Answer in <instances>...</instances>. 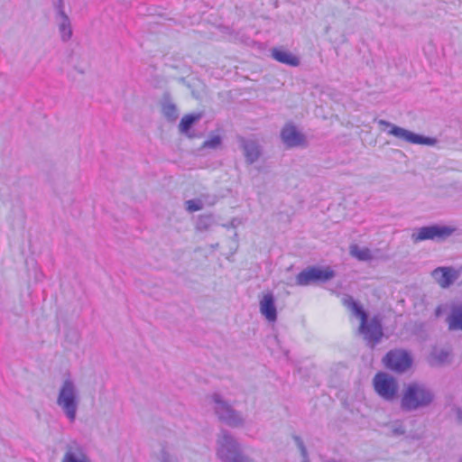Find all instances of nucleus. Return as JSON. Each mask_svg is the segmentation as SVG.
<instances>
[{
    "label": "nucleus",
    "mask_w": 462,
    "mask_h": 462,
    "mask_svg": "<svg viewBox=\"0 0 462 462\" xmlns=\"http://www.w3.org/2000/svg\"><path fill=\"white\" fill-rule=\"evenodd\" d=\"M434 397V393L425 383L411 382L402 392L400 406L403 411H415L430 406Z\"/></svg>",
    "instance_id": "obj_1"
},
{
    "label": "nucleus",
    "mask_w": 462,
    "mask_h": 462,
    "mask_svg": "<svg viewBox=\"0 0 462 462\" xmlns=\"http://www.w3.org/2000/svg\"><path fill=\"white\" fill-rule=\"evenodd\" d=\"M57 406L71 423L75 422L80 404V392L70 376L65 377L58 390Z\"/></svg>",
    "instance_id": "obj_2"
},
{
    "label": "nucleus",
    "mask_w": 462,
    "mask_h": 462,
    "mask_svg": "<svg viewBox=\"0 0 462 462\" xmlns=\"http://www.w3.org/2000/svg\"><path fill=\"white\" fill-rule=\"evenodd\" d=\"M217 455L222 462H236L245 457L241 444L227 431H221L217 439Z\"/></svg>",
    "instance_id": "obj_3"
},
{
    "label": "nucleus",
    "mask_w": 462,
    "mask_h": 462,
    "mask_svg": "<svg viewBox=\"0 0 462 462\" xmlns=\"http://www.w3.org/2000/svg\"><path fill=\"white\" fill-rule=\"evenodd\" d=\"M377 124L381 127L387 128L389 127L390 130L388 131V134L391 135L395 136L396 138L402 140L409 143L413 144H423V145H429L432 146L434 145L437 141L435 138L423 136L418 134H415L411 131H409L405 128L397 126L384 119H378L376 120Z\"/></svg>",
    "instance_id": "obj_4"
},
{
    "label": "nucleus",
    "mask_w": 462,
    "mask_h": 462,
    "mask_svg": "<svg viewBox=\"0 0 462 462\" xmlns=\"http://www.w3.org/2000/svg\"><path fill=\"white\" fill-rule=\"evenodd\" d=\"M373 386L374 392L386 402H393L398 396V382L386 373H377L373 379Z\"/></svg>",
    "instance_id": "obj_5"
},
{
    "label": "nucleus",
    "mask_w": 462,
    "mask_h": 462,
    "mask_svg": "<svg viewBox=\"0 0 462 462\" xmlns=\"http://www.w3.org/2000/svg\"><path fill=\"white\" fill-rule=\"evenodd\" d=\"M454 232L455 228L447 226H427L420 227L416 232L412 233L411 240L414 243L425 240H444L450 236Z\"/></svg>",
    "instance_id": "obj_6"
},
{
    "label": "nucleus",
    "mask_w": 462,
    "mask_h": 462,
    "mask_svg": "<svg viewBox=\"0 0 462 462\" xmlns=\"http://www.w3.org/2000/svg\"><path fill=\"white\" fill-rule=\"evenodd\" d=\"M215 402V411L220 420L225 421L231 427H242L245 424V418L243 415L232 409V407L223 401L219 396L213 397Z\"/></svg>",
    "instance_id": "obj_7"
},
{
    "label": "nucleus",
    "mask_w": 462,
    "mask_h": 462,
    "mask_svg": "<svg viewBox=\"0 0 462 462\" xmlns=\"http://www.w3.org/2000/svg\"><path fill=\"white\" fill-rule=\"evenodd\" d=\"M387 368L397 373L406 372L412 365V358L403 348H394L383 358Z\"/></svg>",
    "instance_id": "obj_8"
},
{
    "label": "nucleus",
    "mask_w": 462,
    "mask_h": 462,
    "mask_svg": "<svg viewBox=\"0 0 462 462\" xmlns=\"http://www.w3.org/2000/svg\"><path fill=\"white\" fill-rule=\"evenodd\" d=\"M334 277L335 272L329 267L326 269L310 267L301 271L296 276V283L299 286H308L310 283L317 282H325Z\"/></svg>",
    "instance_id": "obj_9"
},
{
    "label": "nucleus",
    "mask_w": 462,
    "mask_h": 462,
    "mask_svg": "<svg viewBox=\"0 0 462 462\" xmlns=\"http://www.w3.org/2000/svg\"><path fill=\"white\" fill-rule=\"evenodd\" d=\"M360 333L370 343L376 344L383 337V328L381 320L378 317H374L370 321H367V314L365 319H360Z\"/></svg>",
    "instance_id": "obj_10"
},
{
    "label": "nucleus",
    "mask_w": 462,
    "mask_h": 462,
    "mask_svg": "<svg viewBox=\"0 0 462 462\" xmlns=\"http://www.w3.org/2000/svg\"><path fill=\"white\" fill-rule=\"evenodd\" d=\"M430 275L442 289L449 288L457 280L456 268L452 266L437 267L431 272Z\"/></svg>",
    "instance_id": "obj_11"
},
{
    "label": "nucleus",
    "mask_w": 462,
    "mask_h": 462,
    "mask_svg": "<svg viewBox=\"0 0 462 462\" xmlns=\"http://www.w3.org/2000/svg\"><path fill=\"white\" fill-rule=\"evenodd\" d=\"M240 142L246 162L248 164L254 163L262 153L260 145L256 141L250 139L242 138Z\"/></svg>",
    "instance_id": "obj_12"
},
{
    "label": "nucleus",
    "mask_w": 462,
    "mask_h": 462,
    "mask_svg": "<svg viewBox=\"0 0 462 462\" xmlns=\"http://www.w3.org/2000/svg\"><path fill=\"white\" fill-rule=\"evenodd\" d=\"M260 311L268 321L273 322L277 319L274 296L272 292L265 293L260 300Z\"/></svg>",
    "instance_id": "obj_13"
},
{
    "label": "nucleus",
    "mask_w": 462,
    "mask_h": 462,
    "mask_svg": "<svg viewBox=\"0 0 462 462\" xmlns=\"http://www.w3.org/2000/svg\"><path fill=\"white\" fill-rule=\"evenodd\" d=\"M451 353L448 348H432L427 357L428 364L432 367H439L450 363Z\"/></svg>",
    "instance_id": "obj_14"
},
{
    "label": "nucleus",
    "mask_w": 462,
    "mask_h": 462,
    "mask_svg": "<svg viewBox=\"0 0 462 462\" xmlns=\"http://www.w3.org/2000/svg\"><path fill=\"white\" fill-rule=\"evenodd\" d=\"M282 142L290 147L300 145L303 141L302 135L291 125H285L281 133Z\"/></svg>",
    "instance_id": "obj_15"
},
{
    "label": "nucleus",
    "mask_w": 462,
    "mask_h": 462,
    "mask_svg": "<svg viewBox=\"0 0 462 462\" xmlns=\"http://www.w3.org/2000/svg\"><path fill=\"white\" fill-rule=\"evenodd\" d=\"M56 23L59 29L60 40L64 42H69L72 37L71 23L67 14L55 16Z\"/></svg>",
    "instance_id": "obj_16"
},
{
    "label": "nucleus",
    "mask_w": 462,
    "mask_h": 462,
    "mask_svg": "<svg viewBox=\"0 0 462 462\" xmlns=\"http://www.w3.org/2000/svg\"><path fill=\"white\" fill-rule=\"evenodd\" d=\"M272 57L275 60L286 65H290L292 67H297L300 65L299 58L287 51L273 49L272 51Z\"/></svg>",
    "instance_id": "obj_17"
},
{
    "label": "nucleus",
    "mask_w": 462,
    "mask_h": 462,
    "mask_svg": "<svg viewBox=\"0 0 462 462\" xmlns=\"http://www.w3.org/2000/svg\"><path fill=\"white\" fill-rule=\"evenodd\" d=\"M447 323L449 330H462V304L452 308Z\"/></svg>",
    "instance_id": "obj_18"
},
{
    "label": "nucleus",
    "mask_w": 462,
    "mask_h": 462,
    "mask_svg": "<svg viewBox=\"0 0 462 462\" xmlns=\"http://www.w3.org/2000/svg\"><path fill=\"white\" fill-rule=\"evenodd\" d=\"M61 462H90L84 451L79 448H69L64 454Z\"/></svg>",
    "instance_id": "obj_19"
},
{
    "label": "nucleus",
    "mask_w": 462,
    "mask_h": 462,
    "mask_svg": "<svg viewBox=\"0 0 462 462\" xmlns=\"http://www.w3.org/2000/svg\"><path fill=\"white\" fill-rule=\"evenodd\" d=\"M162 111L163 116L170 121H175L178 118V109L176 105L171 100L169 95L163 97L162 102Z\"/></svg>",
    "instance_id": "obj_20"
},
{
    "label": "nucleus",
    "mask_w": 462,
    "mask_h": 462,
    "mask_svg": "<svg viewBox=\"0 0 462 462\" xmlns=\"http://www.w3.org/2000/svg\"><path fill=\"white\" fill-rule=\"evenodd\" d=\"M342 302L344 306H346L347 309H349L352 313L359 318L360 319H365V311L363 310L362 306H360L354 299L353 297L349 295H345L342 298Z\"/></svg>",
    "instance_id": "obj_21"
},
{
    "label": "nucleus",
    "mask_w": 462,
    "mask_h": 462,
    "mask_svg": "<svg viewBox=\"0 0 462 462\" xmlns=\"http://www.w3.org/2000/svg\"><path fill=\"white\" fill-rule=\"evenodd\" d=\"M201 118L200 114L197 115H186L184 116L179 125L180 132L182 134H188L191 126Z\"/></svg>",
    "instance_id": "obj_22"
},
{
    "label": "nucleus",
    "mask_w": 462,
    "mask_h": 462,
    "mask_svg": "<svg viewBox=\"0 0 462 462\" xmlns=\"http://www.w3.org/2000/svg\"><path fill=\"white\" fill-rule=\"evenodd\" d=\"M349 253L353 257L358 259L359 261H369L373 257L371 251L368 248H361L357 245H350Z\"/></svg>",
    "instance_id": "obj_23"
},
{
    "label": "nucleus",
    "mask_w": 462,
    "mask_h": 462,
    "mask_svg": "<svg viewBox=\"0 0 462 462\" xmlns=\"http://www.w3.org/2000/svg\"><path fill=\"white\" fill-rule=\"evenodd\" d=\"M214 223V219L210 215L200 216L196 224V229L199 231L208 230Z\"/></svg>",
    "instance_id": "obj_24"
},
{
    "label": "nucleus",
    "mask_w": 462,
    "mask_h": 462,
    "mask_svg": "<svg viewBox=\"0 0 462 462\" xmlns=\"http://www.w3.org/2000/svg\"><path fill=\"white\" fill-rule=\"evenodd\" d=\"M186 209L189 212H195L201 210L204 208L203 199L197 198L194 199H189L185 202Z\"/></svg>",
    "instance_id": "obj_25"
},
{
    "label": "nucleus",
    "mask_w": 462,
    "mask_h": 462,
    "mask_svg": "<svg viewBox=\"0 0 462 462\" xmlns=\"http://www.w3.org/2000/svg\"><path fill=\"white\" fill-rule=\"evenodd\" d=\"M221 144V138L218 135H214L206 140L203 143L204 148L216 149Z\"/></svg>",
    "instance_id": "obj_26"
},
{
    "label": "nucleus",
    "mask_w": 462,
    "mask_h": 462,
    "mask_svg": "<svg viewBox=\"0 0 462 462\" xmlns=\"http://www.w3.org/2000/svg\"><path fill=\"white\" fill-rule=\"evenodd\" d=\"M390 431L392 434L399 436L405 432L403 424L401 421H394L389 425Z\"/></svg>",
    "instance_id": "obj_27"
},
{
    "label": "nucleus",
    "mask_w": 462,
    "mask_h": 462,
    "mask_svg": "<svg viewBox=\"0 0 462 462\" xmlns=\"http://www.w3.org/2000/svg\"><path fill=\"white\" fill-rule=\"evenodd\" d=\"M52 5L54 7V10L56 12L55 16H60L65 15V10H64V3L63 0H52Z\"/></svg>",
    "instance_id": "obj_28"
},
{
    "label": "nucleus",
    "mask_w": 462,
    "mask_h": 462,
    "mask_svg": "<svg viewBox=\"0 0 462 462\" xmlns=\"http://www.w3.org/2000/svg\"><path fill=\"white\" fill-rule=\"evenodd\" d=\"M200 199H203L204 207L213 206L217 201V198L216 195L203 194L200 196Z\"/></svg>",
    "instance_id": "obj_29"
},
{
    "label": "nucleus",
    "mask_w": 462,
    "mask_h": 462,
    "mask_svg": "<svg viewBox=\"0 0 462 462\" xmlns=\"http://www.w3.org/2000/svg\"><path fill=\"white\" fill-rule=\"evenodd\" d=\"M160 462H176L175 459L166 451L162 450L159 456Z\"/></svg>",
    "instance_id": "obj_30"
},
{
    "label": "nucleus",
    "mask_w": 462,
    "mask_h": 462,
    "mask_svg": "<svg viewBox=\"0 0 462 462\" xmlns=\"http://www.w3.org/2000/svg\"><path fill=\"white\" fill-rule=\"evenodd\" d=\"M456 272L457 273V279L462 274V265H460L458 268L456 269Z\"/></svg>",
    "instance_id": "obj_31"
},
{
    "label": "nucleus",
    "mask_w": 462,
    "mask_h": 462,
    "mask_svg": "<svg viewBox=\"0 0 462 462\" xmlns=\"http://www.w3.org/2000/svg\"><path fill=\"white\" fill-rule=\"evenodd\" d=\"M440 313V307L436 310V315L439 316Z\"/></svg>",
    "instance_id": "obj_32"
},
{
    "label": "nucleus",
    "mask_w": 462,
    "mask_h": 462,
    "mask_svg": "<svg viewBox=\"0 0 462 462\" xmlns=\"http://www.w3.org/2000/svg\"><path fill=\"white\" fill-rule=\"evenodd\" d=\"M301 450H302L303 456H305V448L303 447L301 448Z\"/></svg>",
    "instance_id": "obj_33"
},
{
    "label": "nucleus",
    "mask_w": 462,
    "mask_h": 462,
    "mask_svg": "<svg viewBox=\"0 0 462 462\" xmlns=\"http://www.w3.org/2000/svg\"><path fill=\"white\" fill-rule=\"evenodd\" d=\"M73 336H74L75 337H78V334H77V332H76V331H73Z\"/></svg>",
    "instance_id": "obj_34"
}]
</instances>
